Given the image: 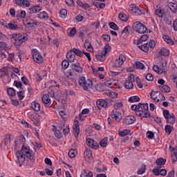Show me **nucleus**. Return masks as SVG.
I'll use <instances>...</instances> for the list:
<instances>
[{"instance_id":"39448f33","label":"nucleus","mask_w":177,"mask_h":177,"mask_svg":"<svg viewBox=\"0 0 177 177\" xmlns=\"http://www.w3.org/2000/svg\"><path fill=\"white\" fill-rule=\"evenodd\" d=\"M133 28L136 30V32L138 34H145L147 32V28L140 21H136L133 24Z\"/></svg>"},{"instance_id":"774afa93","label":"nucleus","mask_w":177,"mask_h":177,"mask_svg":"<svg viewBox=\"0 0 177 177\" xmlns=\"http://www.w3.org/2000/svg\"><path fill=\"white\" fill-rule=\"evenodd\" d=\"M65 3L67 5V6H71V8L75 5L74 0H65Z\"/></svg>"},{"instance_id":"aec40b11","label":"nucleus","mask_w":177,"mask_h":177,"mask_svg":"<svg viewBox=\"0 0 177 177\" xmlns=\"http://www.w3.org/2000/svg\"><path fill=\"white\" fill-rule=\"evenodd\" d=\"M155 14L158 17H160L161 19H162V17H164L165 15V11L161 7L157 6L156 9L155 10Z\"/></svg>"},{"instance_id":"a19ab883","label":"nucleus","mask_w":177,"mask_h":177,"mask_svg":"<svg viewBox=\"0 0 177 177\" xmlns=\"http://www.w3.org/2000/svg\"><path fill=\"white\" fill-rule=\"evenodd\" d=\"M128 101L130 103H135L136 102H140V98L138 95H134V96H131V97H129Z\"/></svg>"},{"instance_id":"f03ea898","label":"nucleus","mask_w":177,"mask_h":177,"mask_svg":"<svg viewBox=\"0 0 177 177\" xmlns=\"http://www.w3.org/2000/svg\"><path fill=\"white\" fill-rule=\"evenodd\" d=\"M28 115L29 119L32 121L33 124L36 125V127H38V125H39V121H41V118L45 115V113H44V111L37 113L35 111H31L28 113Z\"/></svg>"},{"instance_id":"c03bdc74","label":"nucleus","mask_w":177,"mask_h":177,"mask_svg":"<svg viewBox=\"0 0 177 177\" xmlns=\"http://www.w3.org/2000/svg\"><path fill=\"white\" fill-rule=\"evenodd\" d=\"M86 114H89V111H82L79 114V118L81 121H85V118H86Z\"/></svg>"},{"instance_id":"c756f323","label":"nucleus","mask_w":177,"mask_h":177,"mask_svg":"<svg viewBox=\"0 0 177 177\" xmlns=\"http://www.w3.org/2000/svg\"><path fill=\"white\" fill-rule=\"evenodd\" d=\"M162 38L165 42H167V44H168L169 45H174V41L172 40V39L169 38V36L167 35H163Z\"/></svg>"},{"instance_id":"603ef678","label":"nucleus","mask_w":177,"mask_h":177,"mask_svg":"<svg viewBox=\"0 0 177 177\" xmlns=\"http://www.w3.org/2000/svg\"><path fill=\"white\" fill-rule=\"evenodd\" d=\"M59 15H60V17H62V19H66V17H67V10L62 9L59 11Z\"/></svg>"},{"instance_id":"6ab92c4d","label":"nucleus","mask_w":177,"mask_h":177,"mask_svg":"<svg viewBox=\"0 0 177 177\" xmlns=\"http://www.w3.org/2000/svg\"><path fill=\"white\" fill-rule=\"evenodd\" d=\"M71 67L72 70H74L76 73H81L84 71L80 63L72 64Z\"/></svg>"},{"instance_id":"9d476101","label":"nucleus","mask_w":177,"mask_h":177,"mask_svg":"<svg viewBox=\"0 0 177 177\" xmlns=\"http://www.w3.org/2000/svg\"><path fill=\"white\" fill-rule=\"evenodd\" d=\"M42 10V5H34L28 9V13L29 15H35V13H39Z\"/></svg>"},{"instance_id":"dca6fc26","label":"nucleus","mask_w":177,"mask_h":177,"mask_svg":"<svg viewBox=\"0 0 177 177\" xmlns=\"http://www.w3.org/2000/svg\"><path fill=\"white\" fill-rule=\"evenodd\" d=\"M135 116L133 115H127L124 120H123V124L124 125H131V124H133L135 122Z\"/></svg>"},{"instance_id":"5701e85b","label":"nucleus","mask_w":177,"mask_h":177,"mask_svg":"<svg viewBox=\"0 0 177 177\" xmlns=\"http://www.w3.org/2000/svg\"><path fill=\"white\" fill-rule=\"evenodd\" d=\"M131 80H132V77L130 76L128 77V80H126L124 83V87L126 89H132V88H133V83H132Z\"/></svg>"},{"instance_id":"4be33fe9","label":"nucleus","mask_w":177,"mask_h":177,"mask_svg":"<svg viewBox=\"0 0 177 177\" xmlns=\"http://www.w3.org/2000/svg\"><path fill=\"white\" fill-rule=\"evenodd\" d=\"M31 109H32L34 111H41V104L37 101H33L31 104Z\"/></svg>"},{"instance_id":"ea45409f","label":"nucleus","mask_w":177,"mask_h":177,"mask_svg":"<svg viewBox=\"0 0 177 177\" xmlns=\"http://www.w3.org/2000/svg\"><path fill=\"white\" fill-rule=\"evenodd\" d=\"M160 91L165 93H169L171 92V87L168 85H163L160 87Z\"/></svg>"},{"instance_id":"4d7b16f0","label":"nucleus","mask_w":177,"mask_h":177,"mask_svg":"<svg viewBox=\"0 0 177 177\" xmlns=\"http://www.w3.org/2000/svg\"><path fill=\"white\" fill-rule=\"evenodd\" d=\"M109 96L112 99H117L118 97V93L115 91H111L109 93Z\"/></svg>"},{"instance_id":"393cba45","label":"nucleus","mask_w":177,"mask_h":177,"mask_svg":"<svg viewBox=\"0 0 177 177\" xmlns=\"http://www.w3.org/2000/svg\"><path fill=\"white\" fill-rule=\"evenodd\" d=\"M66 59L68 60V62L73 63V62L75 60V54H73V51L71 50L66 54Z\"/></svg>"},{"instance_id":"1a4fd4ad","label":"nucleus","mask_w":177,"mask_h":177,"mask_svg":"<svg viewBox=\"0 0 177 177\" xmlns=\"http://www.w3.org/2000/svg\"><path fill=\"white\" fill-rule=\"evenodd\" d=\"M86 144L88 147L93 149L94 150H97V149H99V143L92 138H87L86 140Z\"/></svg>"},{"instance_id":"2eb2a0df","label":"nucleus","mask_w":177,"mask_h":177,"mask_svg":"<svg viewBox=\"0 0 177 177\" xmlns=\"http://www.w3.org/2000/svg\"><path fill=\"white\" fill-rule=\"evenodd\" d=\"M111 118L116 121L120 122L122 120V114L119 111H112L111 113Z\"/></svg>"},{"instance_id":"3c124183","label":"nucleus","mask_w":177,"mask_h":177,"mask_svg":"<svg viewBox=\"0 0 177 177\" xmlns=\"http://www.w3.org/2000/svg\"><path fill=\"white\" fill-rule=\"evenodd\" d=\"M68 66H70V62L64 59L62 62V67L64 68V70H66V68H68Z\"/></svg>"},{"instance_id":"5fc2aeb1","label":"nucleus","mask_w":177,"mask_h":177,"mask_svg":"<svg viewBox=\"0 0 177 177\" xmlns=\"http://www.w3.org/2000/svg\"><path fill=\"white\" fill-rule=\"evenodd\" d=\"M131 133V130L125 129L123 130L122 131H119V136H127V135H129Z\"/></svg>"},{"instance_id":"13d9d810","label":"nucleus","mask_w":177,"mask_h":177,"mask_svg":"<svg viewBox=\"0 0 177 177\" xmlns=\"http://www.w3.org/2000/svg\"><path fill=\"white\" fill-rule=\"evenodd\" d=\"M141 105H140V109L142 110H144L145 111H149V104L147 103H140Z\"/></svg>"},{"instance_id":"f704fd0d","label":"nucleus","mask_w":177,"mask_h":177,"mask_svg":"<svg viewBox=\"0 0 177 177\" xmlns=\"http://www.w3.org/2000/svg\"><path fill=\"white\" fill-rule=\"evenodd\" d=\"M26 12L24 10L17 11L16 12V17H19V19H26Z\"/></svg>"},{"instance_id":"a18cd8bd","label":"nucleus","mask_w":177,"mask_h":177,"mask_svg":"<svg viewBox=\"0 0 177 177\" xmlns=\"http://www.w3.org/2000/svg\"><path fill=\"white\" fill-rule=\"evenodd\" d=\"M107 142H109V138H107V137L104 138V139L100 142V146H101V147H107Z\"/></svg>"},{"instance_id":"58836bf2","label":"nucleus","mask_w":177,"mask_h":177,"mask_svg":"<svg viewBox=\"0 0 177 177\" xmlns=\"http://www.w3.org/2000/svg\"><path fill=\"white\" fill-rule=\"evenodd\" d=\"M53 131L55 132V136L58 139H60L62 138V131L60 130H57V128H56V126H53Z\"/></svg>"},{"instance_id":"0e129e2a","label":"nucleus","mask_w":177,"mask_h":177,"mask_svg":"<svg viewBox=\"0 0 177 177\" xmlns=\"http://www.w3.org/2000/svg\"><path fill=\"white\" fill-rule=\"evenodd\" d=\"M75 34H77V28L73 27L69 32V37H75Z\"/></svg>"},{"instance_id":"473e14b6","label":"nucleus","mask_w":177,"mask_h":177,"mask_svg":"<svg viewBox=\"0 0 177 177\" xmlns=\"http://www.w3.org/2000/svg\"><path fill=\"white\" fill-rule=\"evenodd\" d=\"M84 48L88 50V52H92L93 50V48L92 47V44L91 42H89L88 40H86L84 43Z\"/></svg>"},{"instance_id":"7ed1b4c3","label":"nucleus","mask_w":177,"mask_h":177,"mask_svg":"<svg viewBox=\"0 0 177 177\" xmlns=\"http://www.w3.org/2000/svg\"><path fill=\"white\" fill-rule=\"evenodd\" d=\"M79 85L82 86L84 91H88V89H91L93 86V82H92V80H86L85 76H82L79 79Z\"/></svg>"},{"instance_id":"e433bc0d","label":"nucleus","mask_w":177,"mask_h":177,"mask_svg":"<svg viewBox=\"0 0 177 177\" xmlns=\"http://www.w3.org/2000/svg\"><path fill=\"white\" fill-rule=\"evenodd\" d=\"M84 156L85 158H91L92 157V151L89 148H86Z\"/></svg>"},{"instance_id":"f257e3e1","label":"nucleus","mask_w":177,"mask_h":177,"mask_svg":"<svg viewBox=\"0 0 177 177\" xmlns=\"http://www.w3.org/2000/svg\"><path fill=\"white\" fill-rule=\"evenodd\" d=\"M16 156L19 161V167H21V163L26 161V157L29 158V160H32L34 158V157H32V153H31V150H30V148L24 145L22 146L21 151H18L17 152Z\"/></svg>"},{"instance_id":"4468645a","label":"nucleus","mask_w":177,"mask_h":177,"mask_svg":"<svg viewBox=\"0 0 177 177\" xmlns=\"http://www.w3.org/2000/svg\"><path fill=\"white\" fill-rule=\"evenodd\" d=\"M73 130L75 138H78L80 135V122L77 120H74Z\"/></svg>"},{"instance_id":"f8f14e48","label":"nucleus","mask_w":177,"mask_h":177,"mask_svg":"<svg viewBox=\"0 0 177 177\" xmlns=\"http://www.w3.org/2000/svg\"><path fill=\"white\" fill-rule=\"evenodd\" d=\"M129 10L131 15H142V11L139 7L136 6L135 4H131L129 7Z\"/></svg>"},{"instance_id":"f3484780","label":"nucleus","mask_w":177,"mask_h":177,"mask_svg":"<svg viewBox=\"0 0 177 177\" xmlns=\"http://www.w3.org/2000/svg\"><path fill=\"white\" fill-rule=\"evenodd\" d=\"M97 107L99 110H102V109H106L107 107V102L103 99H100L96 102Z\"/></svg>"},{"instance_id":"7c9ffc66","label":"nucleus","mask_w":177,"mask_h":177,"mask_svg":"<svg viewBox=\"0 0 177 177\" xmlns=\"http://www.w3.org/2000/svg\"><path fill=\"white\" fill-rule=\"evenodd\" d=\"M165 162H167V160L162 158H159L156 161V164H157L158 167H162V165H165Z\"/></svg>"},{"instance_id":"338daca9","label":"nucleus","mask_w":177,"mask_h":177,"mask_svg":"<svg viewBox=\"0 0 177 177\" xmlns=\"http://www.w3.org/2000/svg\"><path fill=\"white\" fill-rule=\"evenodd\" d=\"M165 131L167 135H171V132H172V127L167 124L165 127Z\"/></svg>"},{"instance_id":"b1692460","label":"nucleus","mask_w":177,"mask_h":177,"mask_svg":"<svg viewBox=\"0 0 177 177\" xmlns=\"http://www.w3.org/2000/svg\"><path fill=\"white\" fill-rule=\"evenodd\" d=\"M77 4L80 8H82L84 10H87V9H89L91 8V6L88 3H84L81 0H77Z\"/></svg>"},{"instance_id":"4c0bfd02","label":"nucleus","mask_w":177,"mask_h":177,"mask_svg":"<svg viewBox=\"0 0 177 177\" xmlns=\"http://www.w3.org/2000/svg\"><path fill=\"white\" fill-rule=\"evenodd\" d=\"M19 26L15 23H9L7 25V30H18Z\"/></svg>"},{"instance_id":"de8ad7c7","label":"nucleus","mask_w":177,"mask_h":177,"mask_svg":"<svg viewBox=\"0 0 177 177\" xmlns=\"http://www.w3.org/2000/svg\"><path fill=\"white\" fill-rule=\"evenodd\" d=\"M160 168H161V167H160V166H157L156 167H154L152 169V172H153V175H155L156 176H159Z\"/></svg>"},{"instance_id":"20e7f679","label":"nucleus","mask_w":177,"mask_h":177,"mask_svg":"<svg viewBox=\"0 0 177 177\" xmlns=\"http://www.w3.org/2000/svg\"><path fill=\"white\" fill-rule=\"evenodd\" d=\"M28 39V37H27V34H21L19 33L15 35V46H20L23 42H26Z\"/></svg>"},{"instance_id":"bf43d9fd","label":"nucleus","mask_w":177,"mask_h":177,"mask_svg":"<svg viewBox=\"0 0 177 177\" xmlns=\"http://www.w3.org/2000/svg\"><path fill=\"white\" fill-rule=\"evenodd\" d=\"M146 172V165H143L138 171V175H143V173Z\"/></svg>"},{"instance_id":"69168bd1","label":"nucleus","mask_w":177,"mask_h":177,"mask_svg":"<svg viewBox=\"0 0 177 177\" xmlns=\"http://www.w3.org/2000/svg\"><path fill=\"white\" fill-rule=\"evenodd\" d=\"M64 75L66 78H70V77H73V70L68 69L66 72H64Z\"/></svg>"},{"instance_id":"ddd939ff","label":"nucleus","mask_w":177,"mask_h":177,"mask_svg":"<svg viewBox=\"0 0 177 177\" xmlns=\"http://www.w3.org/2000/svg\"><path fill=\"white\" fill-rule=\"evenodd\" d=\"M167 6L169 8L170 10L175 13L177 10V2L175 0H167Z\"/></svg>"},{"instance_id":"8fccbe9b","label":"nucleus","mask_w":177,"mask_h":177,"mask_svg":"<svg viewBox=\"0 0 177 177\" xmlns=\"http://www.w3.org/2000/svg\"><path fill=\"white\" fill-rule=\"evenodd\" d=\"M134 66L136 68H138L139 70H143L145 68V65L140 62H136Z\"/></svg>"},{"instance_id":"864d4df0","label":"nucleus","mask_w":177,"mask_h":177,"mask_svg":"<svg viewBox=\"0 0 177 177\" xmlns=\"http://www.w3.org/2000/svg\"><path fill=\"white\" fill-rule=\"evenodd\" d=\"M110 50H111V46H110V44H106L104 46V51H102V53H105V56H106V55H107V53H109Z\"/></svg>"},{"instance_id":"0eeeda50","label":"nucleus","mask_w":177,"mask_h":177,"mask_svg":"<svg viewBox=\"0 0 177 177\" xmlns=\"http://www.w3.org/2000/svg\"><path fill=\"white\" fill-rule=\"evenodd\" d=\"M32 56L34 62L37 63V64H41L44 62V57L37 49L32 50Z\"/></svg>"},{"instance_id":"37998d69","label":"nucleus","mask_w":177,"mask_h":177,"mask_svg":"<svg viewBox=\"0 0 177 177\" xmlns=\"http://www.w3.org/2000/svg\"><path fill=\"white\" fill-rule=\"evenodd\" d=\"M60 117L64 120V121H66L67 118H68V113L66 111H59L58 112Z\"/></svg>"},{"instance_id":"e2e57ef3","label":"nucleus","mask_w":177,"mask_h":177,"mask_svg":"<svg viewBox=\"0 0 177 177\" xmlns=\"http://www.w3.org/2000/svg\"><path fill=\"white\" fill-rule=\"evenodd\" d=\"M129 30H131V26H127L122 30L121 34H124V35H127V34H129Z\"/></svg>"},{"instance_id":"a878e982","label":"nucleus","mask_w":177,"mask_h":177,"mask_svg":"<svg viewBox=\"0 0 177 177\" xmlns=\"http://www.w3.org/2000/svg\"><path fill=\"white\" fill-rule=\"evenodd\" d=\"M41 102L44 103V104H47L48 106H50V103H52V101L50 100V97L49 95H44L41 98Z\"/></svg>"},{"instance_id":"680f3d73","label":"nucleus","mask_w":177,"mask_h":177,"mask_svg":"<svg viewBox=\"0 0 177 177\" xmlns=\"http://www.w3.org/2000/svg\"><path fill=\"white\" fill-rule=\"evenodd\" d=\"M109 27L110 28H111L112 30H114L115 31L118 30V26H117V24L114 22H110Z\"/></svg>"},{"instance_id":"79ce46f5","label":"nucleus","mask_w":177,"mask_h":177,"mask_svg":"<svg viewBox=\"0 0 177 177\" xmlns=\"http://www.w3.org/2000/svg\"><path fill=\"white\" fill-rule=\"evenodd\" d=\"M139 49H140L141 50H142V52H149V42L144 44L141 46H138Z\"/></svg>"},{"instance_id":"a211bd4d","label":"nucleus","mask_w":177,"mask_h":177,"mask_svg":"<svg viewBox=\"0 0 177 177\" xmlns=\"http://www.w3.org/2000/svg\"><path fill=\"white\" fill-rule=\"evenodd\" d=\"M169 149L171 151V160L173 162H176L177 161V147H173L169 146Z\"/></svg>"},{"instance_id":"09e8293b","label":"nucleus","mask_w":177,"mask_h":177,"mask_svg":"<svg viewBox=\"0 0 177 177\" xmlns=\"http://www.w3.org/2000/svg\"><path fill=\"white\" fill-rule=\"evenodd\" d=\"M8 96H16V90L13 88H9L7 89Z\"/></svg>"},{"instance_id":"c9c22d12","label":"nucleus","mask_w":177,"mask_h":177,"mask_svg":"<svg viewBox=\"0 0 177 177\" xmlns=\"http://www.w3.org/2000/svg\"><path fill=\"white\" fill-rule=\"evenodd\" d=\"M159 55H160V56H169V50H168V48H162L160 51H159Z\"/></svg>"},{"instance_id":"49530a36","label":"nucleus","mask_w":177,"mask_h":177,"mask_svg":"<svg viewBox=\"0 0 177 177\" xmlns=\"http://www.w3.org/2000/svg\"><path fill=\"white\" fill-rule=\"evenodd\" d=\"M140 106H142V104L140 103H139L138 105H136V104L131 105V109L132 111H142V110H140Z\"/></svg>"},{"instance_id":"72a5a7b5","label":"nucleus","mask_w":177,"mask_h":177,"mask_svg":"<svg viewBox=\"0 0 177 177\" xmlns=\"http://www.w3.org/2000/svg\"><path fill=\"white\" fill-rule=\"evenodd\" d=\"M119 19H120L122 21H125L127 23V21H128V20L129 19V17L124 12H120L119 14Z\"/></svg>"},{"instance_id":"c85d7f7f","label":"nucleus","mask_w":177,"mask_h":177,"mask_svg":"<svg viewBox=\"0 0 177 177\" xmlns=\"http://www.w3.org/2000/svg\"><path fill=\"white\" fill-rule=\"evenodd\" d=\"M95 57L97 60H99V62H104V60H106V53L102 52L101 54H95Z\"/></svg>"},{"instance_id":"6e6d98bb","label":"nucleus","mask_w":177,"mask_h":177,"mask_svg":"<svg viewBox=\"0 0 177 177\" xmlns=\"http://www.w3.org/2000/svg\"><path fill=\"white\" fill-rule=\"evenodd\" d=\"M153 70L155 71V73H157L158 74H161L162 73V69L157 65H153Z\"/></svg>"},{"instance_id":"9b49d317","label":"nucleus","mask_w":177,"mask_h":177,"mask_svg":"<svg viewBox=\"0 0 177 177\" xmlns=\"http://www.w3.org/2000/svg\"><path fill=\"white\" fill-rule=\"evenodd\" d=\"M127 60V58H125V56L122 54L120 55L118 57V59H117L114 63L113 64V67H121L122 64H124V62Z\"/></svg>"},{"instance_id":"052dcab7","label":"nucleus","mask_w":177,"mask_h":177,"mask_svg":"<svg viewBox=\"0 0 177 177\" xmlns=\"http://www.w3.org/2000/svg\"><path fill=\"white\" fill-rule=\"evenodd\" d=\"M136 82L137 84V86H138L140 89L143 88V84H142V80H140V78L139 77H136Z\"/></svg>"},{"instance_id":"423d86ee","label":"nucleus","mask_w":177,"mask_h":177,"mask_svg":"<svg viewBox=\"0 0 177 177\" xmlns=\"http://www.w3.org/2000/svg\"><path fill=\"white\" fill-rule=\"evenodd\" d=\"M151 98L152 100H154V102H156L157 103H159V102H161L162 100H165V97L162 93H161L160 91H152L151 92Z\"/></svg>"},{"instance_id":"412c9836","label":"nucleus","mask_w":177,"mask_h":177,"mask_svg":"<svg viewBox=\"0 0 177 177\" xmlns=\"http://www.w3.org/2000/svg\"><path fill=\"white\" fill-rule=\"evenodd\" d=\"M37 17L38 19H40V20L46 21L49 19V15H48L46 11H42L37 14Z\"/></svg>"},{"instance_id":"cd10ccee","label":"nucleus","mask_w":177,"mask_h":177,"mask_svg":"<svg viewBox=\"0 0 177 177\" xmlns=\"http://www.w3.org/2000/svg\"><path fill=\"white\" fill-rule=\"evenodd\" d=\"M12 46H8V44L3 41H0V50H6V52H8L10 50V48Z\"/></svg>"},{"instance_id":"bb28decb","label":"nucleus","mask_w":177,"mask_h":177,"mask_svg":"<svg viewBox=\"0 0 177 177\" xmlns=\"http://www.w3.org/2000/svg\"><path fill=\"white\" fill-rule=\"evenodd\" d=\"M30 21L31 19H26V21L24 22V26H27L28 27L39 26V22H31Z\"/></svg>"},{"instance_id":"2f4dec72","label":"nucleus","mask_w":177,"mask_h":177,"mask_svg":"<svg viewBox=\"0 0 177 177\" xmlns=\"http://www.w3.org/2000/svg\"><path fill=\"white\" fill-rule=\"evenodd\" d=\"M71 51L73 52L76 56H79V57H82V56H84V52L81 51V50L78 48H73Z\"/></svg>"},{"instance_id":"6e6552de","label":"nucleus","mask_w":177,"mask_h":177,"mask_svg":"<svg viewBox=\"0 0 177 177\" xmlns=\"http://www.w3.org/2000/svg\"><path fill=\"white\" fill-rule=\"evenodd\" d=\"M163 117H165L168 124H174L176 122L175 115H174V113H170L169 111H163Z\"/></svg>"}]
</instances>
